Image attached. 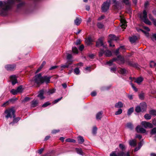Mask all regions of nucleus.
<instances>
[{"mask_svg":"<svg viewBox=\"0 0 156 156\" xmlns=\"http://www.w3.org/2000/svg\"><path fill=\"white\" fill-rule=\"evenodd\" d=\"M14 4V0H9L6 2L0 1V15L6 16L8 13L9 10L11 8L12 6Z\"/></svg>","mask_w":156,"mask_h":156,"instance_id":"nucleus-1","label":"nucleus"},{"mask_svg":"<svg viewBox=\"0 0 156 156\" xmlns=\"http://www.w3.org/2000/svg\"><path fill=\"white\" fill-rule=\"evenodd\" d=\"M140 17L145 23L149 25H151V22L147 19V13L145 10H144L142 13L140 14Z\"/></svg>","mask_w":156,"mask_h":156,"instance_id":"nucleus-2","label":"nucleus"},{"mask_svg":"<svg viewBox=\"0 0 156 156\" xmlns=\"http://www.w3.org/2000/svg\"><path fill=\"white\" fill-rule=\"evenodd\" d=\"M5 113L6 114L5 117L7 119L9 118H11L12 117L13 118L15 117V111L13 108L6 109L5 112Z\"/></svg>","mask_w":156,"mask_h":156,"instance_id":"nucleus-3","label":"nucleus"},{"mask_svg":"<svg viewBox=\"0 0 156 156\" xmlns=\"http://www.w3.org/2000/svg\"><path fill=\"white\" fill-rule=\"evenodd\" d=\"M110 3V0H107L102 5L101 10L102 12H106L109 9Z\"/></svg>","mask_w":156,"mask_h":156,"instance_id":"nucleus-4","label":"nucleus"},{"mask_svg":"<svg viewBox=\"0 0 156 156\" xmlns=\"http://www.w3.org/2000/svg\"><path fill=\"white\" fill-rule=\"evenodd\" d=\"M42 80L43 77L41 76V73L36 75L34 78V82L37 84H40L43 83Z\"/></svg>","mask_w":156,"mask_h":156,"instance_id":"nucleus-5","label":"nucleus"},{"mask_svg":"<svg viewBox=\"0 0 156 156\" xmlns=\"http://www.w3.org/2000/svg\"><path fill=\"white\" fill-rule=\"evenodd\" d=\"M103 54H105L106 57H110L112 55V53L111 51L108 50H104L103 49H101L99 52V55L101 57Z\"/></svg>","mask_w":156,"mask_h":156,"instance_id":"nucleus-6","label":"nucleus"},{"mask_svg":"<svg viewBox=\"0 0 156 156\" xmlns=\"http://www.w3.org/2000/svg\"><path fill=\"white\" fill-rule=\"evenodd\" d=\"M118 40V38L114 34H110L108 36V42L109 44V46L110 47L115 46L114 44H112V43L113 41H117Z\"/></svg>","mask_w":156,"mask_h":156,"instance_id":"nucleus-7","label":"nucleus"},{"mask_svg":"<svg viewBox=\"0 0 156 156\" xmlns=\"http://www.w3.org/2000/svg\"><path fill=\"white\" fill-rule=\"evenodd\" d=\"M16 68V66L15 65H7L5 66V69L8 71H13Z\"/></svg>","mask_w":156,"mask_h":156,"instance_id":"nucleus-8","label":"nucleus"},{"mask_svg":"<svg viewBox=\"0 0 156 156\" xmlns=\"http://www.w3.org/2000/svg\"><path fill=\"white\" fill-rule=\"evenodd\" d=\"M141 124L145 128H152L153 127V125L151 123L146 121H142Z\"/></svg>","mask_w":156,"mask_h":156,"instance_id":"nucleus-9","label":"nucleus"},{"mask_svg":"<svg viewBox=\"0 0 156 156\" xmlns=\"http://www.w3.org/2000/svg\"><path fill=\"white\" fill-rule=\"evenodd\" d=\"M115 58L117 59L116 61H117V63L119 64H123L125 62L124 58L120 55L118 56L117 57Z\"/></svg>","mask_w":156,"mask_h":156,"instance_id":"nucleus-10","label":"nucleus"},{"mask_svg":"<svg viewBox=\"0 0 156 156\" xmlns=\"http://www.w3.org/2000/svg\"><path fill=\"white\" fill-rule=\"evenodd\" d=\"M136 130L137 133H144L146 132V130L144 128L141 127L140 126H138L136 128Z\"/></svg>","mask_w":156,"mask_h":156,"instance_id":"nucleus-11","label":"nucleus"},{"mask_svg":"<svg viewBox=\"0 0 156 156\" xmlns=\"http://www.w3.org/2000/svg\"><path fill=\"white\" fill-rule=\"evenodd\" d=\"M114 8L115 10H119L122 8L121 3L119 2H117L114 5Z\"/></svg>","mask_w":156,"mask_h":156,"instance_id":"nucleus-12","label":"nucleus"},{"mask_svg":"<svg viewBox=\"0 0 156 156\" xmlns=\"http://www.w3.org/2000/svg\"><path fill=\"white\" fill-rule=\"evenodd\" d=\"M10 79L12 81V84L13 85L17 83V77L16 75H12L10 76Z\"/></svg>","mask_w":156,"mask_h":156,"instance_id":"nucleus-13","label":"nucleus"},{"mask_svg":"<svg viewBox=\"0 0 156 156\" xmlns=\"http://www.w3.org/2000/svg\"><path fill=\"white\" fill-rule=\"evenodd\" d=\"M51 77L50 76H49L48 77L44 76L43 77V83L44 82H45L46 83H49L50 81V79Z\"/></svg>","mask_w":156,"mask_h":156,"instance_id":"nucleus-14","label":"nucleus"},{"mask_svg":"<svg viewBox=\"0 0 156 156\" xmlns=\"http://www.w3.org/2000/svg\"><path fill=\"white\" fill-rule=\"evenodd\" d=\"M142 112L144 111L147 108V105L144 102L140 103L139 105Z\"/></svg>","mask_w":156,"mask_h":156,"instance_id":"nucleus-15","label":"nucleus"},{"mask_svg":"<svg viewBox=\"0 0 156 156\" xmlns=\"http://www.w3.org/2000/svg\"><path fill=\"white\" fill-rule=\"evenodd\" d=\"M129 144L131 146L135 147L136 145V140L135 139L130 140L129 141Z\"/></svg>","mask_w":156,"mask_h":156,"instance_id":"nucleus-16","label":"nucleus"},{"mask_svg":"<svg viewBox=\"0 0 156 156\" xmlns=\"http://www.w3.org/2000/svg\"><path fill=\"white\" fill-rule=\"evenodd\" d=\"M96 46L97 47H99L101 46H103L104 47H105V46H104V44L101 39H99L98 41L96 43Z\"/></svg>","mask_w":156,"mask_h":156,"instance_id":"nucleus-17","label":"nucleus"},{"mask_svg":"<svg viewBox=\"0 0 156 156\" xmlns=\"http://www.w3.org/2000/svg\"><path fill=\"white\" fill-rule=\"evenodd\" d=\"M121 26L122 28L125 29L126 28V22L124 20L122 19L121 20Z\"/></svg>","mask_w":156,"mask_h":156,"instance_id":"nucleus-18","label":"nucleus"},{"mask_svg":"<svg viewBox=\"0 0 156 156\" xmlns=\"http://www.w3.org/2000/svg\"><path fill=\"white\" fill-rule=\"evenodd\" d=\"M115 107L116 108H120L123 107V104L121 102L119 101L115 104Z\"/></svg>","mask_w":156,"mask_h":156,"instance_id":"nucleus-19","label":"nucleus"},{"mask_svg":"<svg viewBox=\"0 0 156 156\" xmlns=\"http://www.w3.org/2000/svg\"><path fill=\"white\" fill-rule=\"evenodd\" d=\"M44 93V91L43 90L40 91L37 97H39L41 99H43L45 97L43 96Z\"/></svg>","mask_w":156,"mask_h":156,"instance_id":"nucleus-20","label":"nucleus"},{"mask_svg":"<svg viewBox=\"0 0 156 156\" xmlns=\"http://www.w3.org/2000/svg\"><path fill=\"white\" fill-rule=\"evenodd\" d=\"M20 119V117H18L17 118H13V122H10L9 123L10 125H13L15 123H17Z\"/></svg>","mask_w":156,"mask_h":156,"instance_id":"nucleus-21","label":"nucleus"},{"mask_svg":"<svg viewBox=\"0 0 156 156\" xmlns=\"http://www.w3.org/2000/svg\"><path fill=\"white\" fill-rule=\"evenodd\" d=\"M38 104L37 100H34L31 102V106L32 107H34L37 106Z\"/></svg>","mask_w":156,"mask_h":156,"instance_id":"nucleus-22","label":"nucleus"},{"mask_svg":"<svg viewBox=\"0 0 156 156\" xmlns=\"http://www.w3.org/2000/svg\"><path fill=\"white\" fill-rule=\"evenodd\" d=\"M81 22V18H76L74 20V23L76 25H79Z\"/></svg>","mask_w":156,"mask_h":156,"instance_id":"nucleus-23","label":"nucleus"},{"mask_svg":"<svg viewBox=\"0 0 156 156\" xmlns=\"http://www.w3.org/2000/svg\"><path fill=\"white\" fill-rule=\"evenodd\" d=\"M84 140L82 136H79L78 137V141L79 144H81L84 142Z\"/></svg>","mask_w":156,"mask_h":156,"instance_id":"nucleus-24","label":"nucleus"},{"mask_svg":"<svg viewBox=\"0 0 156 156\" xmlns=\"http://www.w3.org/2000/svg\"><path fill=\"white\" fill-rule=\"evenodd\" d=\"M92 40L91 37H88L85 41L86 44L87 45H90L91 44Z\"/></svg>","mask_w":156,"mask_h":156,"instance_id":"nucleus-25","label":"nucleus"},{"mask_svg":"<svg viewBox=\"0 0 156 156\" xmlns=\"http://www.w3.org/2000/svg\"><path fill=\"white\" fill-rule=\"evenodd\" d=\"M137 38L136 36H133L129 38V41L131 43L135 42L137 40Z\"/></svg>","mask_w":156,"mask_h":156,"instance_id":"nucleus-26","label":"nucleus"},{"mask_svg":"<svg viewBox=\"0 0 156 156\" xmlns=\"http://www.w3.org/2000/svg\"><path fill=\"white\" fill-rule=\"evenodd\" d=\"M102 112H98L96 115V118L98 120H100L102 117Z\"/></svg>","mask_w":156,"mask_h":156,"instance_id":"nucleus-27","label":"nucleus"},{"mask_svg":"<svg viewBox=\"0 0 156 156\" xmlns=\"http://www.w3.org/2000/svg\"><path fill=\"white\" fill-rule=\"evenodd\" d=\"M126 62L130 66L135 67L136 66V64L133 63V62L130 61L128 60Z\"/></svg>","mask_w":156,"mask_h":156,"instance_id":"nucleus-28","label":"nucleus"},{"mask_svg":"<svg viewBox=\"0 0 156 156\" xmlns=\"http://www.w3.org/2000/svg\"><path fill=\"white\" fill-rule=\"evenodd\" d=\"M143 80V79L142 77H139L136 79L135 82L139 84L142 82Z\"/></svg>","mask_w":156,"mask_h":156,"instance_id":"nucleus-29","label":"nucleus"},{"mask_svg":"<svg viewBox=\"0 0 156 156\" xmlns=\"http://www.w3.org/2000/svg\"><path fill=\"white\" fill-rule=\"evenodd\" d=\"M119 72L121 74L125 75L126 73V70L125 69L121 68L120 70L119 71Z\"/></svg>","mask_w":156,"mask_h":156,"instance_id":"nucleus-30","label":"nucleus"},{"mask_svg":"<svg viewBox=\"0 0 156 156\" xmlns=\"http://www.w3.org/2000/svg\"><path fill=\"white\" fill-rule=\"evenodd\" d=\"M72 55L70 54H67V59L68 60V61L70 62H72L73 61L72 60Z\"/></svg>","mask_w":156,"mask_h":156,"instance_id":"nucleus-31","label":"nucleus"},{"mask_svg":"<svg viewBox=\"0 0 156 156\" xmlns=\"http://www.w3.org/2000/svg\"><path fill=\"white\" fill-rule=\"evenodd\" d=\"M119 148L122 151H124L126 148L125 145L122 144H120L119 145Z\"/></svg>","mask_w":156,"mask_h":156,"instance_id":"nucleus-32","label":"nucleus"},{"mask_svg":"<svg viewBox=\"0 0 156 156\" xmlns=\"http://www.w3.org/2000/svg\"><path fill=\"white\" fill-rule=\"evenodd\" d=\"M117 59L114 58L112 59V60H110L109 61L107 62V63L109 65V66H111L113 62L114 61H116V60Z\"/></svg>","mask_w":156,"mask_h":156,"instance_id":"nucleus-33","label":"nucleus"},{"mask_svg":"<svg viewBox=\"0 0 156 156\" xmlns=\"http://www.w3.org/2000/svg\"><path fill=\"white\" fill-rule=\"evenodd\" d=\"M134 111L133 108L132 107L129 108L127 114L129 115H130L132 112H133Z\"/></svg>","mask_w":156,"mask_h":156,"instance_id":"nucleus-34","label":"nucleus"},{"mask_svg":"<svg viewBox=\"0 0 156 156\" xmlns=\"http://www.w3.org/2000/svg\"><path fill=\"white\" fill-rule=\"evenodd\" d=\"M122 3H124L126 5H129L130 3L129 0H122Z\"/></svg>","mask_w":156,"mask_h":156,"instance_id":"nucleus-35","label":"nucleus"},{"mask_svg":"<svg viewBox=\"0 0 156 156\" xmlns=\"http://www.w3.org/2000/svg\"><path fill=\"white\" fill-rule=\"evenodd\" d=\"M76 151L77 153L80 155H83V152L82 151L81 149L78 148H76Z\"/></svg>","mask_w":156,"mask_h":156,"instance_id":"nucleus-36","label":"nucleus"},{"mask_svg":"<svg viewBox=\"0 0 156 156\" xmlns=\"http://www.w3.org/2000/svg\"><path fill=\"white\" fill-rule=\"evenodd\" d=\"M135 111L137 112H142L139 105L136 107L135 108Z\"/></svg>","mask_w":156,"mask_h":156,"instance_id":"nucleus-37","label":"nucleus"},{"mask_svg":"<svg viewBox=\"0 0 156 156\" xmlns=\"http://www.w3.org/2000/svg\"><path fill=\"white\" fill-rule=\"evenodd\" d=\"M144 118L147 120H149L151 118V116L149 114H146L144 115Z\"/></svg>","mask_w":156,"mask_h":156,"instance_id":"nucleus-38","label":"nucleus"},{"mask_svg":"<svg viewBox=\"0 0 156 156\" xmlns=\"http://www.w3.org/2000/svg\"><path fill=\"white\" fill-rule=\"evenodd\" d=\"M72 51L73 53L76 54H78V49L75 47L72 48Z\"/></svg>","mask_w":156,"mask_h":156,"instance_id":"nucleus-39","label":"nucleus"},{"mask_svg":"<svg viewBox=\"0 0 156 156\" xmlns=\"http://www.w3.org/2000/svg\"><path fill=\"white\" fill-rule=\"evenodd\" d=\"M126 127L128 128H129L131 129H132L133 128V126L132 124L130 122L128 123L127 124Z\"/></svg>","mask_w":156,"mask_h":156,"instance_id":"nucleus-40","label":"nucleus"},{"mask_svg":"<svg viewBox=\"0 0 156 156\" xmlns=\"http://www.w3.org/2000/svg\"><path fill=\"white\" fill-rule=\"evenodd\" d=\"M74 73L76 75H78L80 73V71L78 68H76L74 69Z\"/></svg>","mask_w":156,"mask_h":156,"instance_id":"nucleus-41","label":"nucleus"},{"mask_svg":"<svg viewBox=\"0 0 156 156\" xmlns=\"http://www.w3.org/2000/svg\"><path fill=\"white\" fill-rule=\"evenodd\" d=\"M25 4V2H22L19 4H18L17 5V8L18 9H20V8L23 6Z\"/></svg>","mask_w":156,"mask_h":156,"instance_id":"nucleus-42","label":"nucleus"},{"mask_svg":"<svg viewBox=\"0 0 156 156\" xmlns=\"http://www.w3.org/2000/svg\"><path fill=\"white\" fill-rule=\"evenodd\" d=\"M97 128L96 126L93 127L92 129V133L94 135H95L97 133Z\"/></svg>","mask_w":156,"mask_h":156,"instance_id":"nucleus-43","label":"nucleus"},{"mask_svg":"<svg viewBox=\"0 0 156 156\" xmlns=\"http://www.w3.org/2000/svg\"><path fill=\"white\" fill-rule=\"evenodd\" d=\"M97 26L99 29H102L103 28L104 25L101 23H98L97 24Z\"/></svg>","mask_w":156,"mask_h":156,"instance_id":"nucleus-44","label":"nucleus"},{"mask_svg":"<svg viewBox=\"0 0 156 156\" xmlns=\"http://www.w3.org/2000/svg\"><path fill=\"white\" fill-rule=\"evenodd\" d=\"M16 90L18 93L21 92L22 91V86H20L18 87Z\"/></svg>","mask_w":156,"mask_h":156,"instance_id":"nucleus-45","label":"nucleus"},{"mask_svg":"<svg viewBox=\"0 0 156 156\" xmlns=\"http://www.w3.org/2000/svg\"><path fill=\"white\" fill-rule=\"evenodd\" d=\"M151 38L153 41L154 40L156 41V33L153 34L152 35Z\"/></svg>","mask_w":156,"mask_h":156,"instance_id":"nucleus-46","label":"nucleus"},{"mask_svg":"<svg viewBox=\"0 0 156 156\" xmlns=\"http://www.w3.org/2000/svg\"><path fill=\"white\" fill-rule=\"evenodd\" d=\"M151 134L152 135L156 134V128H154L152 129Z\"/></svg>","mask_w":156,"mask_h":156,"instance_id":"nucleus-47","label":"nucleus"},{"mask_svg":"<svg viewBox=\"0 0 156 156\" xmlns=\"http://www.w3.org/2000/svg\"><path fill=\"white\" fill-rule=\"evenodd\" d=\"M150 66L151 67H153L156 66V63L154 61H151L150 63Z\"/></svg>","mask_w":156,"mask_h":156,"instance_id":"nucleus-48","label":"nucleus"},{"mask_svg":"<svg viewBox=\"0 0 156 156\" xmlns=\"http://www.w3.org/2000/svg\"><path fill=\"white\" fill-rule=\"evenodd\" d=\"M139 98L141 100H143L144 98V93H141L139 95Z\"/></svg>","mask_w":156,"mask_h":156,"instance_id":"nucleus-49","label":"nucleus"},{"mask_svg":"<svg viewBox=\"0 0 156 156\" xmlns=\"http://www.w3.org/2000/svg\"><path fill=\"white\" fill-rule=\"evenodd\" d=\"M55 92V90L54 89L49 90L47 92L48 95H50L54 93Z\"/></svg>","mask_w":156,"mask_h":156,"instance_id":"nucleus-50","label":"nucleus"},{"mask_svg":"<svg viewBox=\"0 0 156 156\" xmlns=\"http://www.w3.org/2000/svg\"><path fill=\"white\" fill-rule=\"evenodd\" d=\"M150 113L152 115H156V111L154 110H151L150 111Z\"/></svg>","mask_w":156,"mask_h":156,"instance_id":"nucleus-51","label":"nucleus"},{"mask_svg":"<svg viewBox=\"0 0 156 156\" xmlns=\"http://www.w3.org/2000/svg\"><path fill=\"white\" fill-rule=\"evenodd\" d=\"M122 112V110L121 109H119V110L115 112V115H118L120 114Z\"/></svg>","mask_w":156,"mask_h":156,"instance_id":"nucleus-52","label":"nucleus"},{"mask_svg":"<svg viewBox=\"0 0 156 156\" xmlns=\"http://www.w3.org/2000/svg\"><path fill=\"white\" fill-rule=\"evenodd\" d=\"M124 48V47L123 46H120L119 48L117 49L115 51V54L117 55L119 53V48Z\"/></svg>","mask_w":156,"mask_h":156,"instance_id":"nucleus-53","label":"nucleus"},{"mask_svg":"<svg viewBox=\"0 0 156 156\" xmlns=\"http://www.w3.org/2000/svg\"><path fill=\"white\" fill-rule=\"evenodd\" d=\"M71 64V63H69L68 65L67 64H64V65H62L61 66V67L62 68H68L69 67V65Z\"/></svg>","mask_w":156,"mask_h":156,"instance_id":"nucleus-54","label":"nucleus"},{"mask_svg":"<svg viewBox=\"0 0 156 156\" xmlns=\"http://www.w3.org/2000/svg\"><path fill=\"white\" fill-rule=\"evenodd\" d=\"M10 92L13 95H16L18 93L16 90H15L14 89H12L11 90Z\"/></svg>","mask_w":156,"mask_h":156,"instance_id":"nucleus-55","label":"nucleus"},{"mask_svg":"<svg viewBox=\"0 0 156 156\" xmlns=\"http://www.w3.org/2000/svg\"><path fill=\"white\" fill-rule=\"evenodd\" d=\"M66 141L67 142H73V143H75L76 140L73 139H71L70 138H68L66 140Z\"/></svg>","mask_w":156,"mask_h":156,"instance_id":"nucleus-56","label":"nucleus"},{"mask_svg":"<svg viewBox=\"0 0 156 156\" xmlns=\"http://www.w3.org/2000/svg\"><path fill=\"white\" fill-rule=\"evenodd\" d=\"M51 104V103H49L48 102H47L44 104L42 105V107L45 108L47 107L48 105Z\"/></svg>","mask_w":156,"mask_h":156,"instance_id":"nucleus-57","label":"nucleus"},{"mask_svg":"<svg viewBox=\"0 0 156 156\" xmlns=\"http://www.w3.org/2000/svg\"><path fill=\"white\" fill-rule=\"evenodd\" d=\"M62 97H61L60 98H58L56 99H55L54 101L52 103L53 104H55L57 103L59 101H60V100H61V99H62Z\"/></svg>","mask_w":156,"mask_h":156,"instance_id":"nucleus-58","label":"nucleus"},{"mask_svg":"<svg viewBox=\"0 0 156 156\" xmlns=\"http://www.w3.org/2000/svg\"><path fill=\"white\" fill-rule=\"evenodd\" d=\"M30 100V98L27 97H26L22 101V102H26L29 101Z\"/></svg>","mask_w":156,"mask_h":156,"instance_id":"nucleus-59","label":"nucleus"},{"mask_svg":"<svg viewBox=\"0 0 156 156\" xmlns=\"http://www.w3.org/2000/svg\"><path fill=\"white\" fill-rule=\"evenodd\" d=\"M110 71L111 72H115L116 71V67H115L110 68Z\"/></svg>","mask_w":156,"mask_h":156,"instance_id":"nucleus-60","label":"nucleus"},{"mask_svg":"<svg viewBox=\"0 0 156 156\" xmlns=\"http://www.w3.org/2000/svg\"><path fill=\"white\" fill-rule=\"evenodd\" d=\"M119 156H125V155L126 153H125L123 152V151L120 152V153H118Z\"/></svg>","mask_w":156,"mask_h":156,"instance_id":"nucleus-61","label":"nucleus"},{"mask_svg":"<svg viewBox=\"0 0 156 156\" xmlns=\"http://www.w3.org/2000/svg\"><path fill=\"white\" fill-rule=\"evenodd\" d=\"M110 156H119L118 153L116 154L115 152H113L110 154Z\"/></svg>","mask_w":156,"mask_h":156,"instance_id":"nucleus-62","label":"nucleus"},{"mask_svg":"<svg viewBox=\"0 0 156 156\" xmlns=\"http://www.w3.org/2000/svg\"><path fill=\"white\" fill-rule=\"evenodd\" d=\"M58 66H51L49 69V70H53L54 69H56L58 68Z\"/></svg>","mask_w":156,"mask_h":156,"instance_id":"nucleus-63","label":"nucleus"},{"mask_svg":"<svg viewBox=\"0 0 156 156\" xmlns=\"http://www.w3.org/2000/svg\"><path fill=\"white\" fill-rule=\"evenodd\" d=\"M84 48V46L83 44L80 45L79 47V50L80 51H82Z\"/></svg>","mask_w":156,"mask_h":156,"instance_id":"nucleus-64","label":"nucleus"}]
</instances>
